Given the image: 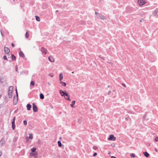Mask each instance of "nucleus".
<instances>
[{
	"label": "nucleus",
	"instance_id": "423d86ee",
	"mask_svg": "<svg viewBox=\"0 0 158 158\" xmlns=\"http://www.w3.org/2000/svg\"><path fill=\"white\" fill-rule=\"evenodd\" d=\"M17 96L16 97L15 96H14L13 98V103L14 105H16L18 102V98Z\"/></svg>",
	"mask_w": 158,
	"mask_h": 158
},
{
	"label": "nucleus",
	"instance_id": "39448f33",
	"mask_svg": "<svg viewBox=\"0 0 158 158\" xmlns=\"http://www.w3.org/2000/svg\"><path fill=\"white\" fill-rule=\"evenodd\" d=\"M138 3L140 6H142L145 4L144 0H138Z\"/></svg>",
	"mask_w": 158,
	"mask_h": 158
},
{
	"label": "nucleus",
	"instance_id": "bf43d9fd",
	"mask_svg": "<svg viewBox=\"0 0 158 158\" xmlns=\"http://www.w3.org/2000/svg\"><path fill=\"white\" fill-rule=\"evenodd\" d=\"M108 154H110V153H109H109H108Z\"/></svg>",
	"mask_w": 158,
	"mask_h": 158
},
{
	"label": "nucleus",
	"instance_id": "6e6d98bb",
	"mask_svg": "<svg viewBox=\"0 0 158 158\" xmlns=\"http://www.w3.org/2000/svg\"><path fill=\"white\" fill-rule=\"evenodd\" d=\"M102 59H103H103H104V58H103V57H102Z\"/></svg>",
	"mask_w": 158,
	"mask_h": 158
},
{
	"label": "nucleus",
	"instance_id": "3c124183",
	"mask_svg": "<svg viewBox=\"0 0 158 158\" xmlns=\"http://www.w3.org/2000/svg\"><path fill=\"white\" fill-rule=\"evenodd\" d=\"M2 153L1 152H0V156H1Z\"/></svg>",
	"mask_w": 158,
	"mask_h": 158
},
{
	"label": "nucleus",
	"instance_id": "ea45409f",
	"mask_svg": "<svg viewBox=\"0 0 158 158\" xmlns=\"http://www.w3.org/2000/svg\"><path fill=\"white\" fill-rule=\"evenodd\" d=\"M122 85L123 86H124V87H126V85H125V84H124V83H122Z\"/></svg>",
	"mask_w": 158,
	"mask_h": 158
},
{
	"label": "nucleus",
	"instance_id": "6ab92c4d",
	"mask_svg": "<svg viewBox=\"0 0 158 158\" xmlns=\"http://www.w3.org/2000/svg\"><path fill=\"white\" fill-rule=\"evenodd\" d=\"M40 98L41 99H43L44 98V95L42 93H40Z\"/></svg>",
	"mask_w": 158,
	"mask_h": 158
},
{
	"label": "nucleus",
	"instance_id": "5701e85b",
	"mask_svg": "<svg viewBox=\"0 0 158 158\" xmlns=\"http://www.w3.org/2000/svg\"><path fill=\"white\" fill-rule=\"evenodd\" d=\"M36 148H33L31 149V152H35Z\"/></svg>",
	"mask_w": 158,
	"mask_h": 158
},
{
	"label": "nucleus",
	"instance_id": "f3484780",
	"mask_svg": "<svg viewBox=\"0 0 158 158\" xmlns=\"http://www.w3.org/2000/svg\"><path fill=\"white\" fill-rule=\"evenodd\" d=\"M59 78H60V80L61 81V80L63 78V74L62 73H60V74L59 75Z\"/></svg>",
	"mask_w": 158,
	"mask_h": 158
},
{
	"label": "nucleus",
	"instance_id": "603ef678",
	"mask_svg": "<svg viewBox=\"0 0 158 158\" xmlns=\"http://www.w3.org/2000/svg\"><path fill=\"white\" fill-rule=\"evenodd\" d=\"M2 97V95L0 94V98L1 97Z\"/></svg>",
	"mask_w": 158,
	"mask_h": 158
},
{
	"label": "nucleus",
	"instance_id": "de8ad7c7",
	"mask_svg": "<svg viewBox=\"0 0 158 158\" xmlns=\"http://www.w3.org/2000/svg\"><path fill=\"white\" fill-rule=\"evenodd\" d=\"M111 158H117L114 156H112L111 157Z\"/></svg>",
	"mask_w": 158,
	"mask_h": 158
},
{
	"label": "nucleus",
	"instance_id": "393cba45",
	"mask_svg": "<svg viewBox=\"0 0 158 158\" xmlns=\"http://www.w3.org/2000/svg\"><path fill=\"white\" fill-rule=\"evenodd\" d=\"M36 20L38 21H40V17L36 15L35 16Z\"/></svg>",
	"mask_w": 158,
	"mask_h": 158
},
{
	"label": "nucleus",
	"instance_id": "7ed1b4c3",
	"mask_svg": "<svg viewBox=\"0 0 158 158\" xmlns=\"http://www.w3.org/2000/svg\"><path fill=\"white\" fill-rule=\"evenodd\" d=\"M97 19H100L102 20H104L106 19V17L104 15H101L99 16H97L96 17Z\"/></svg>",
	"mask_w": 158,
	"mask_h": 158
},
{
	"label": "nucleus",
	"instance_id": "e433bc0d",
	"mask_svg": "<svg viewBox=\"0 0 158 158\" xmlns=\"http://www.w3.org/2000/svg\"><path fill=\"white\" fill-rule=\"evenodd\" d=\"M15 68L16 71V72H18V66L17 65H16L15 66Z\"/></svg>",
	"mask_w": 158,
	"mask_h": 158
},
{
	"label": "nucleus",
	"instance_id": "09e8293b",
	"mask_svg": "<svg viewBox=\"0 0 158 158\" xmlns=\"http://www.w3.org/2000/svg\"><path fill=\"white\" fill-rule=\"evenodd\" d=\"M143 20V19H141L140 20V22H142V21Z\"/></svg>",
	"mask_w": 158,
	"mask_h": 158
},
{
	"label": "nucleus",
	"instance_id": "c9c22d12",
	"mask_svg": "<svg viewBox=\"0 0 158 158\" xmlns=\"http://www.w3.org/2000/svg\"><path fill=\"white\" fill-rule=\"evenodd\" d=\"M15 91H16V96H17V97H18V92H17V89L16 88V87Z\"/></svg>",
	"mask_w": 158,
	"mask_h": 158
},
{
	"label": "nucleus",
	"instance_id": "a211bd4d",
	"mask_svg": "<svg viewBox=\"0 0 158 158\" xmlns=\"http://www.w3.org/2000/svg\"><path fill=\"white\" fill-rule=\"evenodd\" d=\"M29 31H27L26 32V37L27 38H28L29 36Z\"/></svg>",
	"mask_w": 158,
	"mask_h": 158
},
{
	"label": "nucleus",
	"instance_id": "a18cd8bd",
	"mask_svg": "<svg viewBox=\"0 0 158 158\" xmlns=\"http://www.w3.org/2000/svg\"><path fill=\"white\" fill-rule=\"evenodd\" d=\"M129 119V117H127L126 118H125V119L126 121H127Z\"/></svg>",
	"mask_w": 158,
	"mask_h": 158
},
{
	"label": "nucleus",
	"instance_id": "c756f323",
	"mask_svg": "<svg viewBox=\"0 0 158 158\" xmlns=\"http://www.w3.org/2000/svg\"><path fill=\"white\" fill-rule=\"evenodd\" d=\"M30 84L32 85H34L35 84V82L34 81H31L30 82Z\"/></svg>",
	"mask_w": 158,
	"mask_h": 158
},
{
	"label": "nucleus",
	"instance_id": "aec40b11",
	"mask_svg": "<svg viewBox=\"0 0 158 158\" xmlns=\"http://www.w3.org/2000/svg\"><path fill=\"white\" fill-rule=\"evenodd\" d=\"M76 102L75 101H73L72 102L71 104H70V106L71 107H73V105L75 104Z\"/></svg>",
	"mask_w": 158,
	"mask_h": 158
},
{
	"label": "nucleus",
	"instance_id": "37998d69",
	"mask_svg": "<svg viewBox=\"0 0 158 158\" xmlns=\"http://www.w3.org/2000/svg\"><path fill=\"white\" fill-rule=\"evenodd\" d=\"M111 93V91H109L108 92V95H110V94Z\"/></svg>",
	"mask_w": 158,
	"mask_h": 158
},
{
	"label": "nucleus",
	"instance_id": "412c9836",
	"mask_svg": "<svg viewBox=\"0 0 158 158\" xmlns=\"http://www.w3.org/2000/svg\"><path fill=\"white\" fill-rule=\"evenodd\" d=\"M12 59L13 60H16V57L13 54H12L11 56Z\"/></svg>",
	"mask_w": 158,
	"mask_h": 158
},
{
	"label": "nucleus",
	"instance_id": "f704fd0d",
	"mask_svg": "<svg viewBox=\"0 0 158 158\" xmlns=\"http://www.w3.org/2000/svg\"><path fill=\"white\" fill-rule=\"evenodd\" d=\"M93 148L94 150H96L98 149V147L97 146H94Z\"/></svg>",
	"mask_w": 158,
	"mask_h": 158
},
{
	"label": "nucleus",
	"instance_id": "2f4dec72",
	"mask_svg": "<svg viewBox=\"0 0 158 158\" xmlns=\"http://www.w3.org/2000/svg\"><path fill=\"white\" fill-rule=\"evenodd\" d=\"M23 123H24V125H27V121L26 120H24L23 121Z\"/></svg>",
	"mask_w": 158,
	"mask_h": 158
},
{
	"label": "nucleus",
	"instance_id": "cd10ccee",
	"mask_svg": "<svg viewBox=\"0 0 158 158\" xmlns=\"http://www.w3.org/2000/svg\"><path fill=\"white\" fill-rule=\"evenodd\" d=\"M60 83H61L62 84V85L63 86H66V83L65 82H64L63 81H61L60 82Z\"/></svg>",
	"mask_w": 158,
	"mask_h": 158
},
{
	"label": "nucleus",
	"instance_id": "4be33fe9",
	"mask_svg": "<svg viewBox=\"0 0 158 158\" xmlns=\"http://www.w3.org/2000/svg\"><path fill=\"white\" fill-rule=\"evenodd\" d=\"M12 128L13 130H14L15 127V123H12Z\"/></svg>",
	"mask_w": 158,
	"mask_h": 158
},
{
	"label": "nucleus",
	"instance_id": "13d9d810",
	"mask_svg": "<svg viewBox=\"0 0 158 158\" xmlns=\"http://www.w3.org/2000/svg\"><path fill=\"white\" fill-rule=\"evenodd\" d=\"M110 87V86H108V87Z\"/></svg>",
	"mask_w": 158,
	"mask_h": 158
},
{
	"label": "nucleus",
	"instance_id": "c03bdc74",
	"mask_svg": "<svg viewBox=\"0 0 158 158\" xmlns=\"http://www.w3.org/2000/svg\"><path fill=\"white\" fill-rule=\"evenodd\" d=\"M107 63L110 64H111V65H112L113 64V63L110 62H107Z\"/></svg>",
	"mask_w": 158,
	"mask_h": 158
},
{
	"label": "nucleus",
	"instance_id": "f03ea898",
	"mask_svg": "<svg viewBox=\"0 0 158 158\" xmlns=\"http://www.w3.org/2000/svg\"><path fill=\"white\" fill-rule=\"evenodd\" d=\"M32 107L33 110L34 112H36L38 111V109L37 106L35 105V104L34 103L32 104Z\"/></svg>",
	"mask_w": 158,
	"mask_h": 158
},
{
	"label": "nucleus",
	"instance_id": "5fc2aeb1",
	"mask_svg": "<svg viewBox=\"0 0 158 158\" xmlns=\"http://www.w3.org/2000/svg\"><path fill=\"white\" fill-rule=\"evenodd\" d=\"M155 151H157V150H156V148H155Z\"/></svg>",
	"mask_w": 158,
	"mask_h": 158
},
{
	"label": "nucleus",
	"instance_id": "bb28decb",
	"mask_svg": "<svg viewBox=\"0 0 158 158\" xmlns=\"http://www.w3.org/2000/svg\"><path fill=\"white\" fill-rule=\"evenodd\" d=\"M67 96V98H66L65 97H64V98L65 99H67V100L70 101H71V100L69 98V94H68V96Z\"/></svg>",
	"mask_w": 158,
	"mask_h": 158
},
{
	"label": "nucleus",
	"instance_id": "c85d7f7f",
	"mask_svg": "<svg viewBox=\"0 0 158 158\" xmlns=\"http://www.w3.org/2000/svg\"><path fill=\"white\" fill-rule=\"evenodd\" d=\"M29 138L31 139H33V135L31 134H29Z\"/></svg>",
	"mask_w": 158,
	"mask_h": 158
},
{
	"label": "nucleus",
	"instance_id": "b1692460",
	"mask_svg": "<svg viewBox=\"0 0 158 158\" xmlns=\"http://www.w3.org/2000/svg\"><path fill=\"white\" fill-rule=\"evenodd\" d=\"M8 95L9 98H11L12 96V93H8Z\"/></svg>",
	"mask_w": 158,
	"mask_h": 158
},
{
	"label": "nucleus",
	"instance_id": "4c0bfd02",
	"mask_svg": "<svg viewBox=\"0 0 158 158\" xmlns=\"http://www.w3.org/2000/svg\"><path fill=\"white\" fill-rule=\"evenodd\" d=\"M3 59L4 60H7V57H6V56H3Z\"/></svg>",
	"mask_w": 158,
	"mask_h": 158
},
{
	"label": "nucleus",
	"instance_id": "6e6552de",
	"mask_svg": "<svg viewBox=\"0 0 158 158\" xmlns=\"http://www.w3.org/2000/svg\"><path fill=\"white\" fill-rule=\"evenodd\" d=\"M158 12V8H156L153 12V14L154 15V16L156 17L157 16V13Z\"/></svg>",
	"mask_w": 158,
	"mask_h": 158
},
{
	"label": "nucleus",
	"instance_id": "dca6fc26",
	"mask_svg": "<svg viewBox=\"0 0 158 158\" xmlns=\"http://www.w3.org/2000/svg\"><path fill=\"white\" fill-rule=\"evenodd\" d=\"M143 154L144 155L147 157H148L149 156V154L147 152H143Z\"/></svg>",
	"mask_w": 158,
	"mask_h": 158
},
{
	"label": "nucleus",
	"instance_id": "79ce46f5",
	"mask_svg": "<svg viewBox=\"0 0 158 158\" xmlns=\"http://www.w3.org/2000/svg\"><path fill=\"white\" fill-rule=\"evenodd\" d=\"M11 46L12 47H14L15 46V45L14 44L12 43L11 44Z\"/></svg>",
	"mask_w": 158,
	"mask_h": 158
},
{
	"label": "nucleus",
	"instance_id": "58836bf2",
	"mask_svg": "<svg viewBox=\"0 0 158 158\" xmlns=\"http://www.w3.org/2000/svg\"><path fill=\"white\" fill-rule=\"evenodd\" d=\"M97 153L95 152L94 153L93 156H97Z\"/></svg>",
	"mask_w": 158,
	"mask_h": 158
},
{
	"label": "nucleus",
	"instance_id": "864d4df0",
	"mask_svg": "<svg viewBox=\"0 0 158 158\" xmlns=\"http://www.w3.org/2000/svg\"><path fill=\"white\" fill-rule=\"evenodd\" d=\"M58 10H56V12H58Z\"/></svg>",
	"mask_w": 158,
	"mask_h": 158
},
{
	"label": "nucleus",
	"instance_id": "72a5a7b5",
	"mask_svg": "<svg viewBox=\"0 0 158 158\" xmlns=\"http://www.w3.org/2000/svg\"><path fill=\"white\" fill-rule=\"evenodd\" d=\"M15 117H14L12 121V123H13V122L14 123H15Z\"/></svg>",
	"mask_w": 158,
	"mask_h": 158
},
{
	"label": "nucleus",
	"instance_id": "0eeeda50",
	"mask_svg": "<svg viewBox=\"0 0 158 158\" xmlns=\"http://www.w3.org/2000/svg\"><path fill=\"white\" fill-rule=\"evenodd\" d=\"M41 51L43 53H44L45 54H46L47 53V49L44 47H42L41 48Z\"/></svg>",
	"mask_w": 158,
	"mask_h": 158
},
{
	"label": "nucleus",
	"instance_id": "2eb2a0df",
	"mask_svg": "<svg viewBox=\"0 0 158 158\" xmlns=\"http://www.w3.org/2000/svg\"><path fill=\"white\" fill-rule=\"evenodd\" d=\"M5 142V141L4 139H2L0 141V145L2 146L3 144Z\"/></svg>",
	"mask_w": 158,
	"mask_h": 158
},
{
	"label": "nucleus",
	"instance_id": "7c9ffc66",
	"mask_svg": "<svg viewBox=\"0 0 158 158\" xmlns=\"http://www.w3.org/2000/svg\"><path fill=\"white\" fill-rule=\"evenodd\" d=\"M131 156L132 157H135V155L134 153H132L131 155Z\"/></svg>",
	"mask_w": 158,
	"mask_h": 158
},
{
	"label": "nucleus",
	"instance_id": "4d7b16f0",
	"mask_svg": "<svg viewBox=\"0 0 158 158\" xmlns=\"http://www.w3.org/2000/svg\"><path fill=\"white\" fill-rule=\"evenodd\" d=\"M113 92H114V91H115V90H113Z\"/></svg>",
	"mask_w": 158,
	"mask_h": 158
},
{
	"label": "nucleus",
	"instance_id": "4468645a",
	"mask_svg": "<svg viewBox=\"0 0 158 158\" xmlns=\"http://www.w3.org/2000/svg\"><path fill=\"white\" fill-rule=\"evenodd\" d=\"M19 56L21 57H22L23 58L25 56H24V53H23V52L21 51L19 52Z\"/></svg>",
	"mask_w": 158,
	"mask_h": 158
},
{
	"label": "nucleus",
	"instance_id": "f8f14e48",
	"mask_svg": "<svg viewBox=\"0 0 158 158\" xmlns=\"http://www.w3.org/2000/svg\"><path fill=\"white\" fill-rule=\"evenodd\" d=\"M13 90V87L10 86L9 88L8 93H12Z\"/></svg>",
	"mask_w": 158,
	"mask_h": 158
},
{
	"label": "nucleus",
	"instance_id": "a19ab883",
	"mask_svg": "<svg viewBox=\"0 0 158 158\" xmlns=\"http://www.w3.org/2000/svg\"><path fill=\"white\" fill-rule=\"evenodd\" d=\"M95 14L97 15H99V13L97 12L96 11L95 12Z\"/></svg>",
	"mask_w": 158,
	"mask_h": 158
},
{
	"label": "nucleus",
	"instance_id": "1a4fd4ad",
	"mask_svg": "<svg viewBox=\"0 0 158 158\" xmlns=\"http://www.w3.org/2000/svg\"><path fill=\"white\" fill-rule=\"evenodd\" d=\"M49 60L52 62H55V60L52 56H50L48 57Z\"/></svg>",
	"mask_w": 158,
	"mask_h": 158
},
{
	"label": "nucleus",
	"instance_id": "ddd939ff",
	"mask_svg": "<svg viewBox=\"0 0 158 158\" xmlns=\"http://www.w3.org/2000/svg\"><path fill=\"white\" fill-rule=\"evenodd\" d=\"M27 110H29L31 108V105L29 103L27 105Z\"/></svg>",
	"mask_w": 158,
	"mask_h": 158
},
{
	"label": "nucleus",
	"instance_id": "9b49d317",
	"mask_svg": "<svg viewBox=\"0 0 158 158\" xmlns=\"http://www.w3.org/2000/svg\"><path fill=\"white\" fill-rule=\"evenodd\" d=\"M30 155L31 156H34L35 157H37V153L35 152H31L30 153Z\"/></svg>",
	"mask_w": 158,
	"mask_h": 158
},
{
	"label": "nucleus",
	"instance_id": "20e7f679",
	"mask_svg": "<svg viewBox=\"0 0 158 158\" xmlns=\"http://www.w3.org/2000/svg\"><path fill=\"white\" fill-rule=\"evenodd\" d=\"M116 139L115 137L113 135H110L109 137L108 138V139L109 140H112L114 141Z\"/></svg>",
	"mask_w": 158,
	"mask_h": 158
},
{
	"label": "nucleus",
	"instance_id": "8fccbe9b",
	"mask_svg": "<svg viewBox=\"0 0 158 158\" xmlns=\"http://www.w3.org/2000/svg\"><path fill=\"white\" fill-rule=\"evenodd\" d=\"M1 35H2V36H3V33H2V32H1Z\"/></svg>",
	"mask_w": 158,
	"mask_h": 158
},
{
	"label": "nucleus",
	"instance_id": "9d476101",
	"mask_svg": "<svg viewBox=\"0 0 158 158\" xmlns=\"http://www.w3.org/2000/svg\"><path fill=\"white\" fill-rule=\"evenodd\" d=\"M4 50L6 53H8L10 52L9 48L6 47L4 48Z\"/></svg>",
	"mask_w": 158,
	"mask_h": 158
},
{
	"label": "nucleus",
	"instance_id": "473e14b6",
	"mask_svg": "<svg viewBox=\"0 0 158 158\" xmlns=\"http://www.w3.org/2000/svg\"><path fill=\"white\" fill-rule=\"evenodd\" d=\"M154 140L156 142L158 141V137H156V138H155V139H154Z\"/></svg>",
	"mask_w": 158,
	"mask_h": 158
},
{
	"label": "nucleus",
	"instance_id": "f257e3e1",
	"mask_svg": "<svg viewBox=\"0 0 158 158\" xmlns=\"http://www.w3.org/2000/svg\"><path fill=\"white\" fill-rule=\"evenodd\" d=\"M60 93L62 96L65 97L66 96H68V94L66 92H64L62 90H60Z\"/></svg>",
	"mask_w": 158,
	"mask_h": 158
},
{
	"label": "nucleus",
	"instance_id": "a878e982",
	"mask_svg": "<svg viewBox=\"0 0 158 158\" xmlns=\"http://www.w3.org/2000/svg\"><path fill=\"white\" fill-rule=\"evenodd\" d=\"M58 146L60 147H61L62 144L61 143V142L60 141H58Z\"/></svg>",
	"mask_w": 158,
	"mask_h": 158
},
{
	"label": "nucleus",
	"instance_id": "49530a36",
	"mask_svg": "<svg viewBox=\"0 0 158 158\" xmlns=\"http://www.w3.org/2000/svg\"><path fill=\"white\" fill-rule=\"evenodd\" d=\"M49 75L51 77H52L53 76V75H52L51 74H50Z\"/></svg>",
	"mask_w": 158,
	"mask_h": 158
}]
</instances>
